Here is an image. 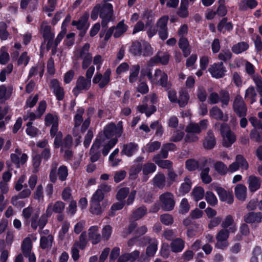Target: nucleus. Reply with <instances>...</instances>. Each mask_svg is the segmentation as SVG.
I'll use <instances>...</instances> for the list:
<instances>
[{
	"label": "nucleus",
	"instance_id": "62",
	"mask_svg": "<svg viewBox=\"0 0 262 262\" xmlns=\"http://www.w3.org/2000/svg\"><path fill=\"white\" fill-rule=\"evenodd\" d=\"M230 231L227 229L223 228L220 230L216 235V239L217 241H227L229 236Z\"/></svg>",
	"mask_w": 262,
	"mask_h": 262
},
{
	"label": "nucleus",
	"instance_id": "5",
	"mask_svg": "<svg viewBox=\"0 0 262 262\" xmlns=\"http://www.w3.org/2000/svg\"><path fill=\"white\" fill-rule=\"evenodd\" d=\"M113 6L111 3L97 4L93 9L91 16H113Z\"/></svg>",
	"mask_w": 262,
	"mask_h": 262
},
{
	"label": "nucleus",
	"instance_id": "3",
	"mask_svg": "<svg viewBox=\"0 0 262 262\" xmlns=\"http://www.w3.org/2000/svg\"><path fill=\"white\" fill-rule=\"evenodd\" d=\"M214 126L215 129L220 127V133L223 138L222 144L224 147H230L236 141L235 135L231 131L227 124L217 122L215 123Z\"/></svg>",
	"mask_w": 262,
	"mask_h": 262
},
{
	"label": "nucleus",
	"instance_id": "12",
	"mask_svg": "<svg viewBox=\"0 0 262 262\" xmlns=\"http://www.w3.org/2000/svg\"><path fill=\"white\" fill-rule=\"evenodd\" d=\"M208 126L207 119H203L199 123H190L185 128L187 133L200 134L202 130H206Z\"/></svg>",
	"mask_w": 262,
	"mask_h": 262
},
{
	"label": "nucleus",
	"instance_id": "39",
	"mask_svg": "<svg viewBox=\"0 0 262 262\" xmlns=\"http://www.w3.org/2000/svg\"><path fill=\"white\" fill-rule=\"evenodd\" d=\"M220 102L221 103V107L224 108L228 106L230 102V94L228 91L222 90L219 92Z\"/></svg>",
	"mask_w": 262,
	"mask_h": 262
},
{
	"label": "nucleus",
	"instance_id": "14",
	"mask_svg": "<svg viewBox=\"0 0 262 262\" xmlns=\"http://www.w3.org/2000/svg\"><path fill=\"white\" fill-rule=\"evenodd\" d=\"M38 213H34L31 219V227L36 230L37 227L40 230H42L48 222V215L46 213L43 214L39 219Z\"/></svg>",
	"mask_w": 262,
	"mask_h": 262
},
{
	"label": "nucleus",
	"instance_id": "57",
	"mask_svg": "<svg viewBox=\"0 0 262 262\" xmlns=\"http://www.w3.org/2000/svg\"><path fill=\"white\" fill-rule=\"evenodd\" d=\"M232 54L229 50H223L218 54L219 60L226 62L229 61L232 58Z\"/></svg>",
	"mask_w": 262,
	"mask_h": 262
},
{
	"label": "nucleus",
	"instance_id": "33",
	"mask_svg": "<svg viewBox=\"0 0 262 262\" xmlns=\"http://www.w3.org/2000/svg\"><path fill=\"white\" fill-rule=\"evenodd\" d=\"M40 32L45 40H53L54 34L51 32V28L47 23L42 22L40 26Z\"/></svg>",
	"mask_w": 262,
	"mask_h": 262
},
{
	"label": "nucleus",
	"instance_id": "56",
	"mask_svg": "<svg viewBox=\"0 0 262 262\" xmlns=\"http://www.w3.org/2000/svg\"><path fill=\"white\" fill-rule=\"evenodd\" d=\"M192 195L195 201H198L203 198L204 196V190L201 187L194 188L192 191Z\"/></svg>",
	"mask_w": 262,
	"mask_h": 262
},
{
	"label": "nucleus",
	"instance_id": "60",
	"mask_svg": "<svg viewBox=\"0 0 262 262\" xmlns=\"http://www.w3.org/2000/svg\"><path fill=\"white\" fill-rule=\"evenodd\" d=\"M235 160L242 169L247 170L249 168V164L246 159L242 155H237L235 157Z\"/></svg>",
	"mask_w": 262,
	"mask_h": 262
},
{
	"label": "nucleus",
	"instance_id": "54",
	"mask_svg": "<svg viewBox=\"0 0 262 262\" xmlns=\"http://www.w3.org/2000/svg\"><path fill=\"white\" fill-rule=\"evenodd\" d=\"M142 167V172L144 175H148L149 173H153L156 170V165L150 162L144 164Z\"/></svg>",
	"mask_w": 262,
	"mask_h": 262
},
{
	"label": "nucleus",
	"instance_id": "49",
	"mask_svg": "<svg viewBox=\"0 0 262 262\" xmlns=\"http://www.w3.org/2000/svg\"><path fill=\"white\" fill-rule=\"evenodd\" d=\"M256 93L253 86H250L248 88L245 92V98H248L250 99V103L252 104L256 101Z\"/></svg>",
	"mask_w": 262,
	"mask_h": 262
},
{
	"label": "nucleus",
	"instance_id": "41",
	"mask_svg": "<svg viewBox=\"0 0 262 262\" xmlns=\"http://www.w3.org/2000/svg\"><path fill=\"white\" fill-rule=\"evenodd\" d=\"M249 48V45L247 42L242 41L233 45L231 48V51L235 54H240Z\"/></svg>",
	"mask_w": 262,
	"mask_h": 262
},
{
	"label": "nucleus",
	"instance_id": "11",
	"mask_svg": "<svg viewBox=\"0 0 262 262\" xmlns=\"http://www.w3.org/2000/svg\"><path fill=\"white\" fill-rule=\"evenodd\" d=\"M91 86V81L86 79L84 76H79L76 83V85L73 90V93L75 96H77L82 91H86L90 89Z\"/></svg>",
	"mask_w": 262,
	"mask_h": 262
},
{
	"label": "nucleus",
	"instance_id": "25",
	"mask_svg": "<svg viewBox=\"0 0 262 262\" xmlns=\"http://www.w3.org/2000/svg\"><path fill=\"white\" fill-rule=\"evenodd\" d=\"M161 155H156L152 158V161L157 165L163 169H167L168 170L172 168V162L168 160H162Z\"/></svg>",
	"mask_w": 262,
	"mask_h": 262
},
{
	"label": "nucleus",
	"instance_id": "48",
	"mask_svg": "<svg viewBox=\"0 0 262 262\" xmlns=\"http://www.w3.org/2000/svg\"><path fill=\"white\" fill-rule=\"evenodd\" d=\"M184 181L185 182L181 184L179 189V192L182 195L188 193L191 187V182L189 178L186 177L184 179Z\"/></svg>",
	"mask_w": 262,
	"mask_h": 262
},
{
	"label": "nucleus",
	"instance_id": "16",
	"mask_svg": "<svg viewBox=\"0 0 262 262\" xmlns=\"http://www.w3.org/2000/svg\"><path fill=\"white\" fill-rule=\"evenodd\" d=\"M15 152L11 154V161L15 165L16 168H19L20 165H23L27 162L28 156L25 153L21 154V150L19 148H16Z\"/></svg>",
	"mask_w": 262,
	"mask_h": 262
},
{
	"label": "nucleus",
	"instance_id": "42",
	"mask_svg": "<svg viewBox=\"0 0 262 262\" xmlns=\"http://www.w3.org/2000/svg\"><path fill=\"white\" fill-rule=\"evenodd\" d=\"M32 243L30 237H26L23 241L21 245V249L24 255L31 252Z\"/></svg>",
	"mask_w": 262,
	"mask_h": 262
},
{
	"label": "nucleus",
	"instance_id": "46",
	"mask_svg": "<svg viewBox=\"0 0 262 262\" xmlns=\"http://www.w3.org/2000/svg\"><path fill=\"white\" fill-rule=\"evenodd\" d=\"M45 120L46 125H58L59 117L56 114L48 113L46 115Z\"/></svg>",
	"mask_w": 262,
	"mask_h": 262
},
{
	"label": "nucleus",
	"instance_id": "4",
	"mask_svg": "<svg viewBox=\"0 0 262 262\" xmlns=\"http://www.w3.org/2000/svg\"><path fill=\"white\" fill-rule=\"evenodd\" d=\"M129 52L134 56H150L152 54V48L150 45L147 43L141 44L138 41L133 42L130 47Z\"/></svg>",
	"mask_w": 262,
	"mask_h": 262
},
{
	"label": "nucleus",
	"instance_id": "13",
	"mask_svg": "<svg viewBox=\"0 0 262 262\" xmlns=\"http://www.w3.org/2000/svg\"><path fill=\"white\" fill-rule=\"evenodd\" d=\"M208 71L213 77L220 78L225 75L227 70L222 62H218L210 65Z\"/></svg>",
	"mask_w": 262,
	"mask_h": 262
},
{
	"label": "nucleus",
	"instance_id": "17",
	"mask_svg": "<svg viewBox=\"0 0 262 262\" xmlns=\"http://www.w3.org/2000/svg\"><path fill=\"white\" fill-rule=\"evenodd\" d=\"M214 190L216 191L221 201L226 202L229 204L233 203V196L230 191H226L223 188L219 186L215 187Z\"/></svg>",
	"mask_w": 262,
	"mask_h": 262
},
{
	"label": "nucleus",
	"instance_id": "32",
	"mask_svg": "<svg viewBox=\"0 0 262 262\" xmlns=\"http://www.w3.org/2000/svg\"><path fill=\"white\" fill-rule=\"evenodd\" d=\"M210 116L215 120L227 121L228 117H224L223 112L217 106L212 107L209 111Z\"/></svg>",
	"mask_w": 262,
	"mask_h": 262
},
{
	"label": "nucleus",
	"instance_id": "50",
	"mask_svg": "<svg viewBox=\"0 0 262 262\" xmlns=\"http://www.w3.org/2000/svg\"><path fill=\"white\" fill-rule=\"evenodd\" d=\"M113 232V228L109 225H105L102 229L101 231V238L105 241H107L111 237Z\"/></svg>",
	"mask_w": 262,
	"mask_h": 262
},
{
	"label": "nucleus",
	"instance_id": "37",
	"mask_svg": "<svg viewBox=\"0 0 262 262\" xmlns=\"http://www.w3.org/2000/svg\"><path fill=\"white\" fill-rule=\"evenodd\" d=\"M53 236L49 234L47 236H42L40 239V247L42 249L50 248L52 246Z\"/></svg>",
	"mask_w": 262,
	"mask_h": 262
},
{
	"label": "nucleus",
	"instance_id": "40",
	"mask_svg": "<svg viewBox=\"0 0 262 262\" xmlns=\"http://www.w3.org/2000/svg\"><path fill=\"white\" fill-rule=\"evenodd\" d=\"M140 67L139 64L133 66L130 69L129 82L131 83H134L137 81Z\"/></svg>",
	"mask_w": 262,
	"mask_h": 262
},
{
	"label": "nucleus",
	"instance_id": "34",
	"mask_svg": "<svg viewBox=\"0 0 262 262\" xmlns=\"http://www.w3.org/2000/svg\"><path fill=\"white\" fill-rule=\"evenodd\" d=\"M185 242L181 238H176L170 243L171 250L174 253L181 252L184 248Z\"/></svg>",
	"mask_w": 262,
	"mask_h": 262
},
{
	"label": "nucleus",
	"instance_id": "28",
	"mask_svg": "<svg viewBox=\"0 0 262 262\" xmlns=\"http://www.w3.org/2000/svg\"><path fill=\"white\" fill-rule=\"evenodd\" d=\"M216 144V140L214 134L211 130L207 132V136L205 137L203 142V146L205 149H211Z\"/></svg>",
	"mask_w": 262,
	"mask_h": 262
},
{
	"label": "nucleus",
	"instance_id": "6",
	"mask_svg": "<svg viewBox=\"0 0 262 262\" xmlns=\"http://www.w3.org/2000/svg\"><path fill=\"white\" fill-rule=\"evenodd\" d=\"M232 109L238 117H245L247 115V107L246 104L239 94L236 95L234 98Z\"/></svg>",
	"mask_w": 262,
	"mask_h": 262
},
{
	"label": "nucleus",
	"instance_id": "18",
	"mask_svg": "<svg viewBox=\"0 0 262 262\" xmlns=\"http://www.w3.org/2000/svg\"><path fill=\"white\" fill-rule=\"evenodd\" d=\"M64 203L61 201H58L54 203H50L49 204L46 213L48 215V217H49L51 215L53 212L59 214L61 213L64 210Z\"/></svg>",
	"mask_w": 262,
	"mask_h": 262
},
{
	"label": "nucleus",
	"instance_id": "2",
	"mask_svg": "<svg viewBox=\"0 0 262 262\" xmlns=\"http://www.w3.org/2000/svg\"><path fill=\"white\" fill-rule=\"evenodd\" d=\"M58 162L57 161H52L51 165V169L49 173V180L50 182L55 183L58 178L62 182L67 180L68 176V169L67 166L61 165L59 167Z\"/></svg>",
	"mask_w": 262,
	"mask_h": 262
},
{
	"label": "nucleus",
	"instance_id": "51",
	"mask_svg": "<svg viewBox=\"0 0 262 262\" xmlns=\"http://www.w3.org/2000/svg\"><path fill=\"white\" fill-rule=\"evenodd\" d=\"M94 108L91 107L88 109V113H87L88 117V118L85 119V120L84 121H82L83 123H82V124L80 130L82 133L84 132L88 129L89 126H90V122H91L90 117L91 116H92V115L94 114Z\"/></svg>",
	"mask_w": 262,
	"mask_h": 262
},
{
	"label": "nucleus",
	"instance_id": "38",
	"mask_svg": "<svg viewBox=\"0 0 262 262\" xmlns=\"http://www.w3.org/2000/svg\"><path fill=\"white\" fill-rule=\"evenodd\" d=\"M176 145L172 143H167L163 144L160 154L163 159H166L168 157V151H173L176 150Z\"/></svg>",
	"mask_w": 262,
	"mask_h": 262
},
{
	"label": "nucleus",
	"instance_id": "43",
	"mask_svg": "<svg viewBox=\"0 0 262 262\" xmlns=\"http://www.w3.org/2000/svg\"><path fill=\"white\" fill-rule=\"evenodd\" d=\"M45 66L43 64H39L37 66L32 67L29 72L28 79L36 75L38 73H39V76L41 77L43 76L44 72Z\"/></svg>",
	"mask_w": 262,
	"mask_h": 262
},
{
	"label": "nucleus",
	"instance_id": "55",
	"mask_svg": "<svg viewBox=\"0 0 262 262\" xmlns=\"http://www.w3.org/2000/svg\"><path fill=\"white\" fill-rule=\"evenodd\" d=\"M31 190L29 189H25L21 191L17 196H13L12 198V203L14 205H17V201L18 199L26 198L30 196L31 194Z\"/></svg>",
	"mask_w": 262,
	"mask_h": 262
},
{
	"label": "nucleus",
	"instance_id": "47",
	"mask_svg": "<svg viewBox=\"0 0 262 262\" xmlns=\"http://www.w3.org/2000/svg\"><path fill=\"white\" fill-rule=\"evenodd\" d=\"M188 0H181L180 6L178 11L179 16H188Z\"/></svg>",
	"mask_w": 262,
	"mask_h": 262
},
{
	"label": "nucleus",
	"instance_id": "59",
	"mask_svg": "<svg viewBox=\"0 0 262 262\" xmlns=\"http://www.w3.org/2000/svg\"><path fill=\"white\" fill-rule=\"evenodd\" d=\"M141 169L142 165L141 164L132 165L129 170V177L131 179H135Z\"/></svg>",
	"mask_w": 262,
	"mask_h": 262
},
{
	"label": "nucleus",
	"instance_id": "20",
	"mask_svg": "<svg viewBox=\"0 0 262 262\" xmlns=\"http://www.w3.org/2000/svg\"><path fill=\"white\" fill-rule=\"evenodd\" d=\"M72 25L76 26V28L80 31L79 36L81 37L84 36L89 27V24L86 17H83L77 21L73 20L72 22Z\"/></svg>",
	"mask_w": 262,
	"mask_h": 262
},
{
	"label": "nucleus",
	"instance_id": "29",
	"mask_svg": "<svg viewBox=\"0 0 262 262\" xmlns=\"http://www.w3.org/2000/svg\"><path fill=\"white\" fill-rule=\"evenodd\" d=\"M221 226L225 229L229 227L228 230L232 233H234L237 230V227L234 223L233 217L230 214L225 217L221 224Z\"/></svg>",
	"mask_w": 262,
	"mask_h": 262
},
{
	"label": "nucleus",
	"instance_id": "52",
	"mask_svg": "<svg viewBox=\"0 0 262 262\" xmlns=\"http://www.w3.org/2000/svg\"><path fill=\"white\" fill-rule=\"evenodd\" d=\"M91 207L90 208V212L95 215H99L102 212V208L100 206V202L91 201Z\"/></svg>",
	"mask_w": 262,
	"mask_h": 262
},
{
	"label": "nucleus",
	"instance_id": "26",
	"mask_svg": "<svg viewBox=\"0 0 262 262\" xmlns=\"http://www.w3.org/2000/svg\"><path fill=\"white\" fill-rule=\"evenodd\" d=\"M50 86L53 90V92L57 99L62 100L64 97V91L62 88L59 85V82L56 79H53L50 82Z\"/></svg>",
	"mask_w": 262,
	"mask_h": 262
},
{
	"label": "nucleus",
	"instance_id": "31",
	"mask_svg": "<svg viewBox=\"0 0 262 262\" xmlns=\"http://www.w3.org/2000/svg\"><path fill=\"white\" fill-rule=\"evenodd\" d=\"M138 145L137 144L130 142L123 145L121 154L125 155L128 157H131L138 150Z\"/></svg>",
	"mask_w": 262,
	"mask_h": 262
},
{
	"label": "nucleus",
	"instance_id": "27",
	"mask_svg": "<svg viewBox=\"0 0 262 262\" xmlns=\"http://www.w3.org/2000/svg\"><path fill=\"white\" fill-rule=\"evenodd\" d=\"M219 6L216 11H211L208 12L206 14V16H213L216 13L219 16H225L227 10L225 6V0H219L218 1Z\"/></svg>",
	"mask_w": 262,
	"mask_h": 262
},
{
	"label": "nucleus",
	"instance_id": "58",
	"mask_svg": "<svg viewBox=\"0 0 262 262\" xmlns=\"http://www.w3.org/2000/svg\"><path fill=\"white\" fill-rule=\"evenodd\" d=\"M142 242L145 244H148L147 247L158 248V242L156 238L151 237L148 236H144L142 238Z\"/></svg>",
	"mask_w": 262,
	"mask_h": 262
},
{
	"label": "nucleus",
	"instance_id": "30",
	"mask_svg": "<svg viewBox=\"0 0 262 262\" xmlns=\"http://www.w3.org/2000/svg\"><path fill=\"white\" fill-rule=\"evenodd\" d=\"M247 183L250 191L254 192L258 190L261 185L260 179L255 176L251 175L248 177Z\"/></svg>",
	"mask_w": 262,
	"mask_h": 262
},
{
	"label": "nucleus",
	"instance_id": "9",
	"mask_svg": "<svg viewBox=\"0 0 262 262\" xmlns=\"http://www.w3.org/2000/svg\"><path fill=\"white\" fill-rule=\"evenodd\" d=\"M159 200L161 203V208L166 211H169L173 209L175 205L174 196L169 192H165L161 194Z\"/></svg>",
	"mask_w": 262,
	"mask_h": 262
},
{
	"label": "nucleus",
	"instance_id": "45",
	"mask_svg": "<svg viewBox=\"0 0 262 262\" xmlns=\"http://www.w3.org/2000/svg\"><path fill=\"white\" fill-rule=\"evenodd\" d=\"M12 93V89L9 88L8 89L5 85L0 86V100L2 101L8 100L11 96Z\"/></svg>",
	"mask_w": 262,
	"mask_h": 262
},
{
	"label": "nucleus",
	"instance_id": "44",
	"mask_svg": "<svg viewBox=\"0 0 262 262\" xmlns=\"http://www.w3.org/2000/svg\"><path fill=\"white\" fill-rule=\"evenodd\" d=\"M189 99L188 93L185 90H182L179 92V97L177 102L179 103L180 107H183L188 103Z\"/></svg>",
	"mask_w": 262,
	"mask_h": 262
},
{
	"label": "nucleus",
	"instance_id": "63",
	"mask_svg": "<svg viewBox=\"0 0 262 262\" xmlns=\"http://www.w3.org/2000/svg\"><path fill=\"white\" fill-rule=\"evenodd\" d=\"M215 170L221 175H225L228 171L227 166L222 162L218 161L214 165Z\"/></svg>",
	"mask_w": 262,
	"mask_h": 262
},
{
	"label": "nucleus",
	"instance_id": "61",
	"mask_svg": "<svg viewBox=\"0 0 262 262\" xmlns=\"http://www.w3.org/2000/svg\"><path fill=\"white\" fill-rule=\"evenodd\" d=\"M13 69L12 63H9L6 68H4L0 73V81L4 82L6 79V75L10 74Z\"/></svg>",
	"mask_w": 262,
	"mask_h": 262
},
{
	"label": "nucleus",
	"instance_id": "8",
	"mask_svg": "<svg viewBox=\"0 0 262 262\" xmlns=\"http://www.w3.org/2000/svg\"><path fill=\"white\" fill-rule=\"evenodd\" d=\"M83 108H79L74 117V127L72 130V134L74 137H77L76 139V146L78 145L80 142L81 136H79V126L83 121L82 115L84 114Z\"/></svg>",
	"mask_w": 262,
	"mask_h": 262
},
{
	"label": "nucleus",
	"instance_id": "22",
	"mask_svg": "<svg viewBox=\"0 0 262 262\" xmlns=\"http://www.w3.org/2000/svg\"><path fill=\"white\" fill-rule=\"evenodd\" d=\"M140 254L138 250L122 254L118 257L117 262H134L139 257Z\"/></svg>",
	"mask_w": 262,
	"mask_h": 262
},
{
	"label": "nucleus",
	"instance_id": "21",
	"mask_svg": "<svg viewBox=\"0 0 262 262\" xmlns=\"http://www.w3.org/2000/svg\"><path fill=\"white\" fill-rule=\"evenodd\" d=\"M169 60V55L167 52H158L157 54L150 59L151 63H161L163 65L168 63Z\"/></svg>",
	"mask_w": 262,
	"mask_h": 262
},
{
	"label": "nucleus",
	"instance_id": "7",
	"mask_svg": "<svg viewBox=\"0 0 262 262\" xmlns=\"http://www.w3.org/2000/svg\"><path fill=\"white\" fill-rule=\"evenodd\" d=\"M123 132L122 122L119 121L116 125L114 123H111L107 124L104 129V134L105 136L110 139L115 136L114 138L120 137Z\"/></svg>",
	"mask_w": 262,
	"mask_h": 262
},
{
	"label": "nucleus",
	"instance_id": "53",
	"mask_svg": "<svg viewBox=\"0 0 262 262\" xmlns=\"http://www.w3.org/2000/svg\"><path fill=\"white\" fill-rule=\"evenodd\" d=\"M114 36L115 38H118L126 31V27L123 21H120L116 27H114Z\"/></svg>",
	"mask_w": 262,
	"mask_h": 262
},
{
	"label": "nucleus",
	"instance_id": "24",
	"mask_svg": "<svg viewBox=\"0 0 262 262\" xmlns=\"http://www.w3.org/2000/svg\"><path fill=\"white\" fill-rule=\"evenodd\" d=\"M234 194L239 201L244 202L247 199V189L245 185L239 184L234 188Z\"/></svg>",
	"mask_w": 262,
	"mask_h": 262
},
{
	"label": "nucleus",
	"instance_id": "35",
	"mask_svg": "<svg viewBox=\"0 0 262 262\" xmlns=\"http://www.w3.org/2000/svg\"><path fill=\"white\" fill-rule=\"evenodd\" d=\"M153 185L159 189H163L165 186V176L162 173L157 174L152 180Z\"/></svg>",
	"mask_w": 262,
	"mask_h": 262
},
{
	"label": "nucleus",
	"instance_id": "36",
	"mask_svg": "<svg viewBox=\"0 0 262 262\" xmlns=\"http://www.w3.org/2000/svg\"><path fill=\"white\" fill-rule=\"evenodd\" d=\"M179 46L182 50L185 57H187L190 53V48L188 40L185 37H181L179 41Z\"/></svg>",
	"mask_w": 262,
	"mask_h": 262
},
{
	"label": "nucleus",
	"instance_id": "19",
	"mask_svg": "<svg viewBox=\"0 0 262 262\" xmlns=\"http://www.w3.org/2000/svg\"><path fill=\"white\" fill-rule=\"evenodd\" d=\"M99 229L98 226H92L88 230L89 238L93 245L98 244L102 239L101 234L98 233Z\"/></svg>",
	"mask_w": 262,
	"mask_h": 262
},
{
	"label": "nucleus",
	"instance_id": "10",
	"mask_svg": "<svg viewBox=\"0 0 262 262\" xmlns=\"http://www.w3.org/2000/svg\"><path fill=\"white\" fill-rule=\"evenodd\" d=\"M111 74V70L110 69H107L103 75L97 73L93 77V82L94 84H98L99 88L103 89L110 82Z\"/></svg>",
	"mask_w": 262,
	"mask_h": 262
},
{
	"label": "nucleus",
	"instance_id": "1",
	"mask_svg": "<svg viewBox=\"0 0 262 262\" xmlns=\"http://www.w3.org/2000/svg\"><path fill=\"white\" fill-rule=\"evenodd\" d=\"M142 73L143 75L147 77L152 84L159 85L165 90H168L171 87V83L168 80L167 74L160 69L155 70L154 74L150 69L142 71Z\"/></svg>",
	"mask_w": 262,
	"mask_h": 262
},
{
	"label": "nucleus",
	"instance_id": "15",
	"mask_svg": "<svg viewBox=\"0 0 262 262\" xmlns=\"http://www.w3.org/2000/svg\"><path fill=\"white\" fill-rule=\"evenodd\" d=\"M103 141L104 140L100 137H98L95 139L90 151V155H91L90 159L92 162H95L99 159L101 156L99 149Z\"/></svg>",
	"mask_w": 262,
	"mask_h": 262
},
{
	"label": "nucleus",
	"instance_id": "64",
	"mask_svg": "<svg viewBox=\"0 0 262 262\" xmlns=\"http://www.w3.org/2000/svg\"><path fill=\"white\" fill-rule=\"evenodd\" d=\"M258 129L255 128L251 129L249 134V137L251 140L256 142L260 143L262 141V136L258 131Z\"/></svg>",
	"mask_w": 262,
	"mask_h": 262
},
{
	"label": "nucleus",
	"instance_id": "23",
	"mask_svg": "<svg viewBox=\"0 0 262 262\" xmlns=\"http://www.w3.org/2000/svg\"><path fill=\"white\" fill-rule=\"evenodd\" d=\"M262 220V213L260 212H250L244 216V221L248 224L259 223Z\"/></svg>",
	"mask_w": 262,
	"mask_h": 262
}]
</instances>
